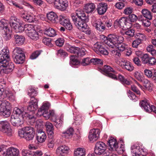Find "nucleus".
Wrapping results in <instances>:
<instances>
[{"label": "nucleus", "instance_id": "nucleus-1", "mask_svg": "<svg viewBox=\"0 0 156 156\" xmlns=\"http://www.w3.org/2000/svg\"><path fill=\"white\" fill-rule=\"evenodd\" d=\"M9 56L7 52L0 54V74H8L11 72L14 67L13 63L9 62Z\"/></svg>", "mask_w": 156, "mask_h": 156}, {"label": "nucleus", "instance_id": "nucleus-2", "mask_svg": "<svg viewBox=\"0 0 156 156\" xmlns=\"http://www.w3.org/2000/svg\"><path fill=\"white\" fill-rule=\"evenodd\" d=\"M23 108L15 107L13 110V115H11L10 121L14 126H19L23 124L24 121V117L23 116Z\"/></svg>", "mask_w": 156, "mask_h": 156}, {"label": "nucleus", "instance_id": "nucleus-3", "mask_svg": "<svg viewBox=\"0 0 156 156\" xmlns=\"http://www.w3.org/2000/svg\"><path fill=\"white\" fill-rule=\"evenodd\" d=\"M104 37L105 39V43L111 48H114L116 47L117 44L122 43L124 41L123 37L115 34H109L107 37Z\"/></svg>", "mask_w": 156, "mask_h": 156}, {"label": "nucleus", "instance_id": "nucleus-4", "mask_svg": "<svg viewBox=\"0 0 156 156\" xmlns=\"http://www.w3.org/2000/svg\"><path fill=\"white\" fill-rule=\"evenodd\" d=\"M73 22L76 26L79 29L87 34L90 35L91 33V31L86 23L81 19H78L74 14L71 15Z\"/></svg>", "mask_w": 156, "mask_h": 156}, {"label": "nucleus", "instance_id": "nucleus-5", "mask_svg": "<svg viewBox=\"0 0 156 156\" xmlns=\"http://www.w3.org/2000/svg\"><path fill=\"white\" fill-rule=\"evenodd\" d=\"M19 136L27 141H30L34 139L35 132L34 128L30 126H26L20 129L18 132Z\"/></svg>", "mask_w": 156, "mask_h": 156}, {"label": "nucleus", "instance_id": "nucleus-6", "mask_svg": "<svg viewBox=\"0 0 156 156\" xmlns=\"http://www.w3.org/2000/svg\"><path fill=\"white\" fill-rule=\"evenodd\" d=\"M10 103L5 100H0V115L5 118L9 117L11 113Z\"/></svg>", "mask_w": 156, "mask_h": 156}, {"label": "nucleus", "instance_id": "nucleus-7", "mask_svg": "<svg viewBox=\"0 0 156 156\" xmlns=\"http://www.w3.org/2000/svg\"><path fill=\"white\" fill-rule=\"evenodd\" d=\"M50 106V104L48 103L44 104L38 110V115L40 116L43 115L47 119H50L51 120V118L54 117L55 116L54 112L53 110L49 111V112H48Z\"/></svg>", "mask_w": 156, "mask_h": 156}, {"label": "nucleus", "instance_id": "nucleus-8", "mask_svg": "<svg viewBox=\"0 0 156 156\" xmlns=\"http://www.w3.org/2000/svg\"><path fill=\"white\" fill-rule=\"evenodd\" d=\"M25 32L28 36L33 40L36 41L39 39V34L31 25H26Z\"/></svg>", "mask_w": 156, "mask_h": 156}, {"label": "nucleus", "instance_id": "nucleus-9", "mask_svg": "<svg viewBox=\"0 0 156 156\" xmlns=\"http://www.w3.org/2000/svg\"><path fill=\"white\" fill-rule=\"evenodd\" d=\"M115 24L124 30L128 29L131 26V23L129 19L127 17H122L120 18L119 20H116L114 23Z\"/></svg>", "mask_w": 156, "mask_h": 156}, {"label": "nucleus", "instance_id": "nucleus-10", "mask_svg": "<svg viewBox=\"0 0 156 156\" xmlns=\"http://www.w3.org/2000/svg\"><path fill=\"white\" fill-rule=\"evenodd\" d=\"M70 64L73 65H77L81 64L83 66H86L89 65L90 63V60L89 58H87L82 59L81 62L79 61L76 58L74 55H71L70 57Z\"/></svg>", "mask_w": 156, "mask_h": 156}, {"label": "nucleus", "instance_id": "nucleus-11", "mask_svg": "<svg viewBox=\"0 0 156 156\" xmlns=\"http://www.w3.org/2000/svg\"><path fill=\"white\" fill-rule=\"evenodd\" d=\"M139 104L140 107L143 108L147 112H150L153 111L156 114V108L154 105L150 106L147 100H141Z\"/></svg>", "mask_w": 156, "mask_h": 156}, {"label": "nucleus", "instance_id": "nucleus-12", "mask_svg": "<svg viewBox=\"0 0 156 156\" xmlns=\"http://www.w3.org/2000/svg\"><path fill=\"white\" fill-rule=\"evenodd\" d=\"M58 21L60 24L66 29L70 30L73 29V26L69 20L66 17L61 15L59 16Z\"/></svg>", "mask_w": 156, "mask_h": 156}, {"label": "nucleus", "instance_id": "nucleus-13", "mask_svg": "<svg viewBox=\"0 0 156 156\" xmlns=\"http://www.w3.org/2000/svg\"><path fill=\"white\" fill-rule=\"evenodd\" d=\"M106 149V146L105 143L102 142H97L94 149V152L97 154L101 155Z\"/></svg>", "mask_w": 156, "mask_h": 156}, {"label": "nucleus", "instance_id": "nucleus-14", "mask_svg": "<svg viewBox=\"0 0 156 156\" xmlns=\"http://www.w3.org/2000/svg\"><path fill=\"white\" fill-rule=\"evenodd\" d=\"M101 70L106 76L115 80L118 79L116 75L110 73L111 72H112L115 73V71L110 66L107 65H105Z\"/></svg>", "mask_w": 156, "mask_h": 156}, {"label": "nucleus", "instance_id": "nucleus-15", "mask_svg": "<svg viewBox=\"0 0 156 156\" xmlns=\"http://www.w3.org/2000/svg\"><path fill=\"white\" fill-rule=\"evenodd\" d=\"M0 130L8 136L12 135V129L9 123L6 121H2L0 123Z\"/></svg>", "mask_w": 156, "mask_h": 156}, {"label": "nucleus", "instance_id": "nucleus-16", "mask_svg": "<svg viewBox=\"0 0 156 156\" xmlns=\"http://www.w3.org/2000/svg\"><path fill=\"white\" fill-rule=\"evenodd\" d=\"M68 5V2L67 0H56L54 3L56 8L62 11L66 10Z\"/></svg>", "mask_w": 156, "mask_h": 156}, {"label": "nucleus", "instance_id": "nucleus-17", "mask_svg": "<svg viewBox=\"0 0 156 156\" xmlns=\"http://www.w3.org/2000/svg\"><path fill=\"white\" fill-rule=\"evenodd\" d=\"M69 150V147L65 145H60L57 149L56 154L58 156H65L68 153Z\"/></svg>", "mask_w": 156, "mask_h": 156}, {"label": "nucleus", "instance_id": "nucleus-18", "mask_svg": "<svg viewBox=\"0 0 156 156\" xmlns=\"http://www.w3.org/2000/svg\"><path fill=\"white\" fill-rule=\"evenodd\" d=\"M37 102V99L32 97L30 98V101L29 102V105L27 107L28 111L34 113V112L38 108Z\"/></svg>", "mask_w": 156, "mask_h": 156}, {"label": "nucleus", "instance_id": "nucleus-19", "mask_svg": "<svg viewBox=\"0 0 156 156\" xmlns=\"http://www.w3.org/2000/svg\"><path fill=\"white\" fill-rule=\"evenodd\" d=\"M100 134L99 130L98 129H93L90 130L88 138L90 141L96 140L99 138Z\"/></svg>", "mask_w": 156, "mask_h": 156}, {"label": "nucleus", "instance_id": "nucleus-20", "mask_svg": "<svg viewBox=\"0 0 156 156\" xmlns=\"http://www.w3.org/2000/svg\"><path fill=\"white\" fill-rule=\"evenodd\" d=\"M36 137L38 142L42 143L46 140L47 136L42 129H37V134Z\"/></svg>", "mask_w": 156, "mask_h": 156}, {"label": "nucleus", "instance_id": "nucleus-21", "mask_svg": "<svg viewBox=\"0 0 156 156\" xmlns=\"http://www.w3.org/2000/svg\"><path fill=\"white\" fill-rule=\"evenodd\" d=\"M76 14H74L76 16L77 18L81 19L85 22H88L89 17L87 16L84 12L82 9H78L76 11Z\"/></svg>", "mask_w": 156, "mask_h": 156}, {"label": "nucleus", "instance_id": "nucleus-22", "mask_svg": "<svg viewBox=\"0 0 156 156\" xmlns=\"http://www.w3.org/2000/svg\"><path fill=\"white\" fill-rule=\"evenodd\" d=\"M45 126L48 137L51 138L52 136H54V128L52 124L49 122H47Z\"/></svg>", "mask_w": 156, "mask_h": 156}, {"label": "nucleus", "instance_id": "nucleus-23", "mask_svg": "<svg viewBox=\"0 0 156 156\" xmlns=\"http://www.w3.org/2000/svg\"><path fill=\"white\" fill-rule=\"evenodd\" d=\"M118 144L116 140L112 137L108 140L107 143L109 147V150L111 151H114V149H117L116 147Z\"/></svg>", "mask_w": 156, "mask_h": 156}, {"label": "nucleus", "instance_id": "nucleus-24", "mask_svg": "<svg viewBox=\"0 0 156 156\" xmlns=\"http://www.w3.org/2000/svg\"><path fill=\"white\" fill-rule=\"evenodd\" d=\"M107 9V4L99 3L98 5L97 10L98 13L100 15L104 14L106 11Z\"/></svg>", "mask_w": 156, "mask_h": 156}, {"label": "nucleus", "instance_id": "nucleus-25", "mask_svg": "<svg viewBox=\"0 0 156 156\" xmlns=\"http://www.w3.org/2000/svg\"><path fill=\"white\" fill-rule=\"evenodd\" d=\"M47 16L48 20L53 23L57 22L59 19V16L55 13L52 11L47 13Z\"/></svg>", "mask_w": 156, "mask_h": 156}, {"label": "nucleus", "instance_id": "nucleus-26", "mask_svg": "<svg viewBox=\"0 0 156 156\" xmlns=\"http://www.w3.org/2000/svg\"><path fill=\"white\" fill-rule=\"evenodd\" d=\"M14 62L16 64H22L24 62L25 55L17 56H12Z\"/></svg>", "mask_w": 156, "mask_h": 156}, {"label": "nucleus", "instance_id": "nucleus-27", "mask_svg": "<svg viewBox=\"0 0 156 156\" xmlns=\"http://www.w3.org/2000/svg\"><path fill=\"white\" fill-rule=\"evenodd\" d=\"M15 41L16 44L18 45H22L25 40L24 37L22 35H19L18 34H15L14 35Z\"/></svg>", "mask_w": 156, "mask_h": 156}, {"label": "nucleus", "instance_id": "nucleus-28", "mask_svg": "<svg viewBox=\"0 0 156 156\" xmlns=\"http://www.w3.org/2000/svg\"><path fill=\"white\" fill-rule=\"evenodd\" d=\"M95 6L93 3H89L85 6L84 9L87 13H91L93 12L95 9Z\"/></svg>", "mask_w": 156, "mask_h": 156}, {"label": "nucleus", "instance_id": "nucleus-29", "mask_svg": "<svg viewBox=\"0 0 156 156\" xmlns=\"http://www.w3.org/2000/svg\"><path fill=\"white\" fill-rule=\"evenodd\" d=\"M44 34L50 37H53L56 35L55 30L52 28H46L43 30Z\"/></svg>", "mask_w": 156, "mask_h": 156}, {"label": "nucleus", "instance_id": "nucleus-30", "mask_svg": "<svg viewBox=\"0 0 156 156\" xmlns=\"http://www.w3.org/2000/svg\"><path fill=\"white\" fill-rule=\"evenodd\" d=\"M85 150L82 148H77L74 152V156H85Z\"/></svg>", "mask_w": 156, "mask_h": 156}, {"label": "nucleus", "instance_id": "nucleus-31", "mask_svg": "<svg viewBox=\"0 0 156 156\" xmlns=\"http://www.w3.org/2000/svg\"><path fill=\"white\" fill-rule=\"evenodd\" d=\"M94 25L96 29L99 31H103L105 29V24L101 21H98Z\"/></svg>", "mask_w": 156, "mask_h": 156}, {"label": "nucleus", "instance_id": "nucleus-32", "mask_svg": "<svg viewBox=\"0 0 156 156\" xmlns=\"http://www.w3.org/2000/svg\"><path fill=\"white\" fill-rule=\"evenodd\" d=\"M142 15L146 18L151 20L152 19V15L151 12L148 9H143L141 11Z\"/></svg>", "mask_w": 156, "mask_h": 156}, {"label": "nucleus", "instance_id": "nucleus-33", "mask_svg": "<svg viewBox=\"0 0 156 156\" xmlns=\"http://www.w3.org/2000/svg\"><path fill=\"white\" fill-rule=\"evenodd\" d=\"M73 129L72 128H70L66 131L63 132L62 133L64 134V136L66 138H70L73 136Z\"/></svg>", "mask_w": 156, "mask_h": 156}, {"label": "nucleus", "instance_id": "nucleus-34", "mask_svg": "<svg viewBox=\"0 0 156 156\" xmlns=\"http://www.w3.org/2000/svg\"><path fill=\"white\" fill-rule=\"evenodd\" d=\"M25 55L23 51L22 48L16 47L13 50L12 52V56H17Z\"/></svg>", "mask_w": 156, "mask_h": 156}, {"label": "nucleus", "instance_id": "nucleus-35", "mask_svg": "<svg viewBox=\"0 0 156 156\" xmlns=\"http://www.w3.org/2000/svg\"><path fill=\"white\" fill-rule=\"evenodd\" d=\"M3 34L4 39L6 41L9 40L11 38L12 32L9 28H6Z\"/></svg>", "mask_w": 156, "mask_h": 156}, {"label": "nucleus", "instance_id": "nucleus-36", "mask_svg": "<svg viewBox=\"0 0 156 156\" xmlns=\"http://www.w3.org/2000/svg\"><path fill=\"white\" fill-rule=\"evenodd\" d=\"M118 78L121 82L123 84L127 85L130 84L131 81L127 80L122 75L119 74L118 76Z\"/></svg>", "mask_w": 156, "mask_h": 156}, {"label": "nucleus", "instance_id": "nucleus-37", "mask_svg": "<svg viewBox=\"0 0 156 156\" xmlns=\"http://www.w3.org/2000/svg\"><path fill=\"white\" fill-rule=\"evenodd\" d=\"M26 25H28L27 24H26L24 25V26H22V25L20 23H18V24L16 26V27L15 30L16 32H21L24 30L25 31V26Z\"/></svg>", "mask_w": 156, "mask_h": 156}, {"label": "nucleus", "instance_id": "nucleus-38", "mask_svg": "<svg viewBox=\"0 0 156 156\" xmlns=\"http://www.w3.org/2000/svg\"><path fill=\"white\" fill-rule=\"evenodd\" d=\"M123 65L125 66V68L129 71H131L134 69L133 66L129 62L124 61Z\"/></svg>", "mask_w": 156, "mask_h": 156}, {"label": "nucleus", "instance_id": "nucleus-39", "mask_svg": "<svg viewBox=\"0 0 156 156\" xmlns=\"http://www.w3.org/2000/svg\"><path fill=\"white\" fill-rule=\"evenodd\" d=\"M23 112H24V113L22 114L23 117H24V118L32 120V121H34L35 118L34 116L33 115H31L29 114L27 112H26L24 111V109L23 108Z\"/></svg>", "mask_w": 156, "mask_h": 156}, {"label": "nucleus", "instance_id": "nucleus-40", "mask_svg": "<svg viewBox=\"0 0 156 156\" xmlns=\"http://www.w3.org/2000/svg\"><path fill=\"white\" fill-rule=\"evenodd\" d=\"M25 21L29 23H34L35 20L34 17L30 15H26L23 17Z\"/></svg>", "mask_w": 156, "mask_h": 156}, {"label": "nucleus", "instance_id": "nucleus-41", "mask_svg": "<svg viewBox=\"0 0 156 156\" xmlns=\"http://www.w3.org/2000/svg\"><path fill=\"white\" fill-rule=\"evenodd\" d=\"M49 138L48 141V146L49 148H53L54 146L55 140L54 139V136H52L51 138L48 137Z\"/></svg>", "mask_w": 156, "mask_h": 156}, {"label": "nucleus", "instance_id": "nucleus-42", "mask_svg": "<svg viewBox=\"0 0 156 156\" xmlns=\"http://www.w3.org/2000/svg\"><path fill=\"white\" fill-rule=\"evenodd\" d=\"M77 49V52L75 55L76 56H83L85 55V50L84 48L80 49L78 48Z\"/></svg>", "mask_w": 156, "mask_h": 156}, {"label": "nucleus", "instance_id": "nucleus-43", "mask_svg": "<svg viewBox=\"0 0 156 156\" xmlns=\"http://www.w3.org/2000/svg\"><path fill=\"white\" fill-rule=\"evenodd\" d=\"M138 147L135 145H133L131 147V152L133 156H140L139 154L137 153V151L138 150Z\"/></svg>", "mask_w": 156, "mask_h": 156}, {"label": "nucleus", "instance_id": "nucleus-44", "mask_svg": "<svg viewBox=\"0 0 156 156\" xmlns=\"http://www.w3.org/2000/svg\"><path fill=\"white\" fill-rule=\"evenodd\" d=\"M90 63H92L94 65L100 64H103L102 61L100 59L94 58H92L90 60Z\"/></svg>", "mask_w": 156, "mask_h": 156}, {"label": "nucleus", "instance_id": "nucleus-45", "mask_svg": "<svg viewBox=\"0 0 156 156\" xmlns=\"http://www.w3.org/2000/svg\"><path fill=\"white\" fill-rule=\"evenodd\" d=\"M134 76L135 78L140 81L144 77L143 74L138 71H136L134 73Z\"/></svg>", "mask_w": 156, "mask_h": 156}, {"label": "nucleus", "instance_id": "nucleus-46", "mask_svg": "<svg viewBox=\"0 0 156 156\" xmlns=\"http://www.w3.org/2000/svg\"><path fill=\"white\" fill-rule=\"evenodd\" d=\"M42 51L41 50H38L33 52L31 55L30 58L31 59H34L36 58Z\"/></svg>", "mask_w": 156, "mask_h": 156}, {"label": "nucleus", "instance_id": "nucleus-47", "mask_svg": "<svg viewBox=\"0 0 156 156\" xmlns=\"http://www.w3.org/2000/svg\"><path fill=\"white\" fill-rule=\"evenodd\" d=\"M154 71V70H150L149 69H145L144 70V74L148 78H152Z\"/></svg>", "mask_w": 156, "mask_h": 156}, {"label": "nucleus", "instance_id": "nucleus-48", "mask_svg": "<svg viewBox=\"0 0 156 156\" xmlns=\"http://www.w3.org/2000/svg\"><path fill=\"white\" fill-rule=\"evenodd\" d=\"M149 58L148 54H144L141 58L142 62L144 64L148 63Z\"/></svg>", "mask_w": 156, "mask_h": 156}, {"label": "nucleus", "instance_id": "nucleus-49", "mask_svg": "<svg viewBox=\"0 0 156 156\" xmlns=\"http://www.w3.org/2000/svg\"><path fill=\"white\" fill-rule=\"evenodd\" d=\"M54 122L55 123V126L57 128H59L61 127L63 122V121L61 119H57Z\"/></svg>", "mask_w": 156, "mask_h": 156}, {"label": "nucleus", "instance_id": "nucleus-50", "mask_svg": "<svg viewBox=\"0 0 156 156\" xmlns=\"http://www.w3.org/2000/svg\"><path fill=\"white\" fill-rule=\"evenodd\" d=\"M57 55L59 56L65 57L68 56L67 53L62 49H60L58 51Z\"/></svg>", "mask_w": 156, "mask_h": 156}, {"label": "nucleus", "instance_id": "nucleus-51", "mask_svg": "<svg viewBox=\"0 0 156 156\" xmlns=\"http://www.w3.org/2000/svg\"><path fill=\"white\" fill-rule=\"evenodd\" d=\"M34 3L36 5L41 7L44 6V2L42 0H32Z\"/></svg>", "mask_w": 156, "mask_h": 156}, {"label": "nucleus", "instance_id": "nucleus-52", "mask_svg": "<svg viewBox=\"0 0 156 156\" xmlns=\"http://www.w3.org/2000/svg\"><path fill=\"white\" fill-rule=\"evenodd\" d=\"M116 46L117 47L118 49L121 51H123L126 49V45L122 43H121L120 44H117Z\"/></svg>", "mask_w": 156, "mask_h": 156}, {"label": "nucleus", "instance_id": "nucleus-53", "mask_svg": "<svg viewBox=\"0 0 156 156\" xmlns=\"http://www.w3.org/2000/svg\"><path fill=\"white\" fill-rule=\"evenodd\" d=\"M141 40L140 38H138L137 39L134 40L132 44L133 47L134 48H137L141 43Z\"/></svg>", "mask_w": 156, "mask_h": 156}, {"label": "nucleus", "instance_id": "nucleus-54", "mask_svg": "<svg viewBox=\"0 0 156 156\" xmlns=\"http://www.w3.org/2000/svg\"><path fill=\"white\" fill-rule=\"evenodd\" d=\"M64 41L63 38H58L55 41V44L57 46L59 47H62Z\"/></svg>", "mask_w": 156, "mask_h": 156}, {"label": "nucleus", "instance_id": "nucleus-55", "mask_svg": "<svg viewBox=\"0 0 156 156\" xmlns=\"http://www.w3.org/2000/svg\"><path fill=\"white\" fill-rule=\"evenodd\" d=\"M42 42L45 45L49 46H51L52 44L51 42V39L44 38L42 40Z\"/></svg>", "mask_w": 156, "mask_h": 156}, {"label": "nucleus", "instance_id": "nucleus-56", "mask_svg": "<svg viewBox=\"0 0 156 156\" xmlns=\"http://www.w3.org/2000/svg\"><path fill=\"white\" fill-rule=\"evenodd\" d=\"M128 17L129 18H128L130 21V22H134L136 21L137 19V16L134 14L129 15Z\"/></svg>", "mask_w": 156, "mask_h": 156}, {"label": "nucleus", "instance_id": "nucleus-57", "mask_svg": "<svg viewBox=\"0 0 156 156\" xmlns=\"http://www.w3.org/2000/svg\"><path fill=\"white\" fill-rule=\"evenodd\" d=\"M118 144L117 145V147H116L117 149H114V151H118L119 153L120 154L122 153L123 152L125 151V149L124 147V146L122 144H121V146L120 147H118Z\"/></svg>", "mask_w": 156, "mask_h": 156}, {"label": "nucleus", "instance_id": "nucleus-58", "mask_svg": "<svg viewBox=\"0 0 156 156\" xmlns=\"http://www.w3.org/2000/svg\"><path fill=\"white\" fill-rule=\"evenodd\" d=\"M98 51H99L100 54L104 55H107L108 54V51L102 45L99 48Z\"/></svg>", "mask_w": 156, "mask_h": 156}, {"label": "nucleus", "instance_id": "nucleus-59", "mask_svg": "<svg viewBox=\"0 0 156 156\" xmlns=\"http://www.w3.org/2000/svg\"><path fill=\"white\" fill-rule=\"evenodd\" d=\"M78 47H74L73 46H70L66 48L67 50L71 53H73L75 54H76L77 52L76 51L77 48Z\"/></svg>", "mask_w": 156, "mask_h": 156}, {"label": "nucleus", "instance_id": "nucleus-60", "mask_svg": "<svg viewBox=\"0 0 156 156\" xmlns=\"http://www.w3.org/2000/svg\"><path fill=\"white\" fill-rule=\"evenodd\" d=\"M134 32L135 31L133 30L130 29L125 31L124 34H125L128 35L130 37H133L134 36Z\"/></svg>", "mask_w": 156, "mask_h": 156}, {"label": "nucleus", "instance_id": "nucleus-61", "mask_svg": "<svg viewBox=\"0 0 156 156\" xmlns=\"http://www.w3.org/2000/svg\"><path fill=\"white\" fill-rule=\"evenodd\" d=\"M22 154L23 156H35L31 151L27 150L23 151Z\"/></svg>", "mask_w": 156, "mask_h": 156}, {"label": "nucleus", "instance_id": "nucleus-62", "mask_svg": "<svg viewBox=\"0 0 156 156\" xmlns=\"http://www.w3.org/2000/svg\"><path fill=\"white\" fill-rule=\"evenodd\" d=\"M28 93L31 98L32 97L34 98V96L37 94V92L34 89L30 88L28 92Z\"/></svg>", "mask_w": 156, "mask_h": 156}, {"label": "nucleus", "instance_id": "nucleus-63", "mask_svg": "<svg viewBox=\"0 0 156 156\" xmlns=\"http://www.w3.org/2000/svg\"><path fill=\"white\" fill-rule=\"evenodd\" d=\"M148 63L151 66L153 65L156 63V59L154 57H151L149 58Z\"/></svg>", "mask_w": 156, "mask_h": 156}, {"label": "nucleus", "instance_id": "nucleus-64", "mask_svg": "<svg viewBox=\"0 0 156 156\" xmlns=\"http://www.w3.org/2000/svg\"><path fill=\"white\" fill-rule=\"evenodd\" d=\"M132 11L133 9L132 8L128 7L124 9L123 13L125 14L129 15L132 13Z\"/></svg>", "mask_w": 156, "mask_h": 156}]
</instances>
